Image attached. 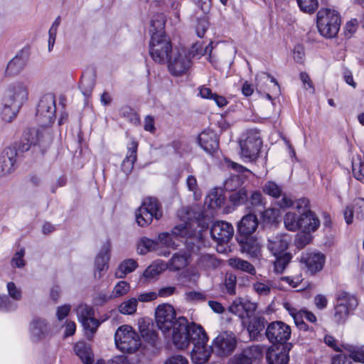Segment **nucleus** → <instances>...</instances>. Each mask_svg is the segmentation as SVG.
Returning a JSON list of instances; mask_svg holds the SVG:
<instances>
[{
    "label": "nucleus",
    "mask_w": 364,
    "mask_h": 364,
    "mask_svg": "<svg viewBox=\"0 0 364 364\" xmlns=\"http://www.w3.org/2000/svg\"><path fill=\"white\" fill-rule=\"evenodd\" d=\"M155 318L158 328L166 336H171L177 348H183L186 345V333L189 330L191 324L183 316L176 318V311L171 304L159 305L156 309Z\"/></svg>",
    "instance_id": "nucleus-1"
},
{
    "label": "nucleus",
    "mask_w": 364,
    "mask_h": 364,
    "mask_svg": "<svg viewBox=\"0 0 364 364\" xmlns=\"http://www.w3.org/2000/svg\"><path fill=\"white\" fill-rule=\"evenodd\" d=\"M187 343L182 348H186L191 343L193 348L191 352L192 361L196 364L205 363L212 351V346H208V336L203 327L196 323H191L189 330L186 333Z\"/></svg>",
    "instance_id": "nucleus-2"
},
{
    "label": "nucleus",
    "mask_w": 364,
    "mask_h": 364,
    "mask_svg": "<svg viewBox=\"0 0 364 364\" xmlns=\"http://www.w3.org/2000/svg\"><path fill=\"white\" fill-rule=\"evenodd\" d=\"M341 26L339 14L329 9H321L317 13V27L320 33L328 38L338 33Z\"/></svg>",
    "instance_id": "nucleus-3"
},
{
    "label": "nucleus",
    "mask_w": 364,
    "mask_h": 364,
    "mask_svg": "<svg viewBox=\"0 0 364 364\" xmlns=\"http://www.w3.org/2000/svg\"><path fill=\"white\" fill-rule=\"evenodd\" d=\"M23 88L19 85L9 90V95L2 102V107L0 111L1 119L7 123H11L15 119L23 105L22 93Z\"/></svg>",
    "instance_id": "nucleus-4"
},
{
    "label": "nucleus",
    "mask_w": 364,
    "mask_h": 364,
    "mask_svg": "<svg viewBox=\"0 0 364 364\" xmlns=\"http://www.w3.org/2000/svg\"><path fill=\"white\" fill-rule=\"evenodd\" d=\"M114 341L117 348L125 353H133L141 345L139 334L132 326L128 325H123L117 329Z\"/></svg>",
    "instance_id": "nucleus-5"
},
{
    "label": "nucleus",
    "mask_w": 364,
    "mask_h": 364,
    "mask_svg": "<svg viewBox=\"0 0 364 364\" xmlns=\"http://www.w3.org/2000/svg\"><path fill=\"white\" fill-rule=\"evenodd\" d=\"M22 146L21 142H14L3 149L0 155V178L11 174L18 168Z\"/></svg>",
    "instance_id": "nucleus-6"
},
{
    "label": "nucleus",
    "mask_w": 364,
    "mask_h": 364,
    "mask_svg": "<svg viewBox=\"0 0 364 364\" xmlns=\"http://www.w3.org/2000/svg\"><path fill=\"white\" fill-rule=\"evenodd\" d=\"M162 216L159 201L154 198H146L142 202L141 206L136 210L135 217L136 222L141 227L148 226L155 218L159 220Z\"/></svg>",
    "instance_id": "nucleus-7"
},
{
    "label": "nucleus",
    "mask_w": 364,
    "mask_h": 364,
    "mask_svg": "<svg viewBox=\"0 0 364 364\" xmlns=\"http://www.w3.org/2000/svg\"><path fill=\"white\" fill-rule=\"evenodd\" d=\"M174 50L170 40L166 36L152 35L149 43V54L158 63H164Z\"/></svg>",
    "instance_id": "nucleus-8"
},
{
    "label": "nucleus",
    "mask_w": 364,
    "mask_h": 364,
    "mask_svg": "<svg viewBox=\"0 0 364 364\" xmlns=\"http://www.w3.org/2000/svg\"><path fill=\"white\" fill-rule=\"evenodd\" d=\"M262 141L259 133L255 130L248 132L245 139L240 141V156L245 162L255 161L258 158Z\"/></svg>",
    "instance_id": "nucleus-9"
},
{
    "label": "nucleus",
    "mask_w": 364,
    "mask_h": 364,
    "mask_svg": "<svg viewBox=\"0 0 364 364\" xmlns=\"http://www.w3.org/2000/svg\"><path fill=\"white\" fill-rule=\"evenodd\" d=\"M56 106L55 96L51 93L43 95L37 106L36 117L42 127L52 124L55 119Z\"/></svg>",
    "instance_id": "nucleus-10"
},
{
    "label": "nucleus",
    "mask_w": 364,
    "mask_h": 364,
    "mask_svg": "<svg viewBox=\"0 0 364 364\" xmlns=\"http://www.w3.org/2000/svg\"><path fill=\"white\" fill-rule=\"evenodd\" d=\"M358 306L357 299L350 294L340 292L335 306L333 319L337 324H342L347 320L350 312Z\"/></svg>",
    "instance_id": "nucleus-11"
},
{
    "label": "nucleus",
    "mask_w": 364,
    "mask_h": 364,
    "mask_svg": "<svg viewBox=\"0 0 364 364\" xmlns=\"http://www.w3.org/2000/svg\"><path fill=\"white\" fill-rule=\"evenodd\" d=\"M237 345V339L232 332L220 333L213 341L212 351L218 356L225 357L232 353Z\"/></svg>",
    "instance_id": "nucleus-12"
},
{
    "label": "nucleus",
    "mask_w": 364,
    "mask_h": 364,
    "mask_svg": "<svg viewBox=\"0 0 364 364\" xmlns=\"http://www.w3.org/2000/svg\"><path fill=\"white\" fill-rule=\"evenodd\" d=\"M79 321L83 326L85 333L88 338H91L96 332L100 322L94 318V309L86 304H80L76 309Z\"/></svg>",
    "instance_id": "nucleus-13"
},
{
    "label": "nucleus",
    "mask_w": 364,
    "mask_h": 364,
    "mask_svg": "<svg viewBox=\"0 0 364 364\" xmlns=\"http://www.w3.org/2000/svg\"><path fill=\"white\" fill-rule=\"evenodd\" d=\"M165 63L168 64V69L173 76H181L186 74L191 68V60L185 53L174 50Z\"/></svg>",
    "instance_id": "nucleus-14"
},
{
    "label": "nucleus",
    "mask_w": 364,
    "mask_h": 364,
    "mask_svg": "<svg viewBox=\"0 0 364 364\" xmlns=\"http://www.w3.org/2000/svg\"><path fill=\"white\" fill-rule=\"evenodd\" d=\"M265 334L270 343L284 344L290 338L291 328L282 321H274L267 326Z\"/></svg>",
    "instance_id": "nucleus-15"
},
{
    "label": "nucleus",
    "mask_w": 364,
    "mask_h": 364,
    "mask_svg": "<svg viewBox=\"0 0 364 364\" xmlns=\"http://www.w3.org/2000/svg\"><path fill=\"white\" fill-rule=\"evenodd\" d=\"M51 141L50 133L44 128H29L24 134V150H28L32 146L50 144Z\"/></svg>",
    "instance_id": "nucleus-16"
},
{
    "label": "nucleus",
    "mask_w": 364,
    "mask_h": 364,
    "mask_svg": "<svg viewBox=\"0 0 364 364\" xmlns=\"http://www.w3.org/2000/svg\"><path fill=\"white\" fill-rule=\"evenodd\" d=\"M234 228L232 225L225 221L215 222L210 229L213 239L218 244L227 243L232 237Z\"/></svg>",
    "instance_id": "nucleus-17"
},
{
    "label": "nucleus",
    "mask_w": 364,
    "mask_h": 364,
    "mask_svg": "<svg viewBox=\"0 0 364 364\" xmlns=\"http://www.w3.org/2000/svg\"><path fill=\"white\" fill-rule=\"evenodd\" d=\"M263 191L274 198H279L282 196V200L277 203L281 208H289L293 205V201L283 193L282 188L275 182L267 181L263 186Z\"/></svg>",
    "instance_id": "nucleus-18"
},
{
    "label": "nucleus",
    "mask_w": 364,
    "mask_h": 364,
    "mask_svg": "<svg viewBox=\"0 0 364 364\" xmlns=\"http://www.w3.org/2000/svg\"><path fill=\"white\" fill-rule=\"evenodd\" d=\"M186 233L187 230L183 225L176 226L172 230L171 233H160L158 237L159 247L164 246L173 250L177 249L178 245L176 244L173 237H185Z\"/></svg>",
    "instance_id": "nucleus-19"
},
{
    "label": "nucleus",
    "mask_w": 364,
    "mask_h": 364,
    "mask_svg": "<svg viewBox=\"0 0 364 364\" xmlns=\"http://www.w3.org/2000/svg\"><path fill=\"white\" fill-rule=\"evenodd\" d=\"M290 242V237L287 234H277L268 237V250L274 255L285 253Z\"/></svg>",
    "instance_id": "nucleus-20"
},
{
    "label": "nucleus",
    "mask_w": 364,
    "mask_h": 364,
    "mask_svg": "<svg viewBox=\"0 0 364 364\" xmlns=\"http://www.w3.org/2000/svg\"><path fill=\"white\" fill-rule=\"evenodd\" d=\"M354 214L357 219H364V198H355L352 204L347 205L344 209L343 216L348 225L353 223Z\"/></svg>",
    "instance_id": "nucleus-21"
},
{
    "label": "nucleus",
    "mask_w": 364,
    "mask_h": 364,
    "mask_svg": "<svg viewBox=\"0 0 364 364\" xmlns=\"http://www.w3.org/2000/svg\"><path fill=\"white\" fill-rule=\"evenodd\" d=\"M240 245L241 250L250 257L258 258L261 255V245L259 241L250 235L242 236L237 238Z\"/></svg>",
    "instance_id": "nucleus-22"
},
{
    "label": "nucleus",
    "mask_w": 364,
    "mask_h": 364,
    "mask_svg": "<svg viewBox=\"0 0 364 364\" xmlns=\"http://www.w3.org/2000/svg\"><path fill=\"white\" fill-rule=\"evenodd\" d=\"M324 256L321 253L307 252L303 254L301 262L306 265L308 271L314 274L321 271L324 264Z\"/></svg>",
    "instance_id": "nucleus-23"
},
{
    "label": "nucleus",
    "mask_w": 364,
    "mask_h": 364,
    "mask_svg": "<svg viewBox=\"0 0 364 364\" xmlns=\"http://www.w3.org/2000/svg\"><path fill=\"white\" fill-rule=\"evenodd\" d=\"M137 250L141 255H146L149 252H156L158 255L164 257L170 255V251L159 247L158 240H153L147 237H143L140 240L137 246Z\"/></svg>",
    "instance_id": "nucleus-24"
},
{
    "label": "nucleus",
    "mask_w": 364,
    "mask_h": 364,
    "mask_svg": "<svg viewBox=\"0 0 364 364\" xmlns=\"http://www.w3.org/2000/svg\"><path fill=\"white\" fill-rule=\"evenodd\" d=\"M29 331L33 338L41 340L50 335V327L45 319L36 318L31 322Z\"/></svg>",
    "instance_id": "nucleus-25"
},
{
    "label": "nucleus",
    "mask_w": 364,
    "mask_h": 364,
    "mask_svg": "<svg viewBox=\"0 0 364 364\" xmlns=\"http://www.w3.org/2000/svg\"><path fill=\"white\" fill-rule=\"evenodd\" d=\"M261 355L259 347L252 346L236 354L231 360V364H252L253 360L257 359Z\"/></svg>",
    "instance_id": "nucleus-26"
},
{
    "label": "nucleus",
    "mask_w": 364,
    "mask_h": 364,
    "mask_svg": "<svg viewBox=\"0 0 364 364\" xmlns=\"http://www.w3.org/2000/svg\"><path fill=\"white\" fill-rule=\"evenodd\" d=\"M258 226L257 216L249 213L243 216L237 225V231L240 236H249L253 233Z\"/></svg>",
    "instance_id": "nucleus-27"
},
{
    "label": "nucleus",
    "mask_w": 364,
    "mask_h": 364,
    "mask_svg": "<svg viewBox=\"0 0 364 364\" xmlns=\"http://www.w3.org/2000/svg\"><path fill=\"white\" fill-rule=\"evenodd\" d=\"M198 142L201 148L211 154L218 147V139L216 134L210 130L204 131L198 136Z\"/></svg>",
    "instance_id": "nucleus-28"
},
{
    "label": "nucleus",
    "mask_w": 364,
    "mask_h": 364,
    "mask_svg": "<svg viewBox=\"0 0 364 364\" xmlns=\"http://www.w3.org/2000/svg\"><path fill=\"white\" fill-rule=\"evenodd\" d=\"M197 267L204 271H212L218 268L220 260L213 254L201 253L196 260Z\"/></svg>",
    "instance_id": "nucleus-29"
},
{
    "label": "nucleus",
    "mask_w": 364,
    "mask_h": 364,
    "mask_svg": "<svg viewBox=\"0 0 364 364\" xmlns=\"http://www.w3.org/2000/svg\"><path fill=\"white\" fill-rule=\"evenodd\" d=\"M320 226V220L312 211L301 215L300 229L309 232H315Z\"/></svg>",
    "instance_id": "nucleus-30"
},
{
    "label": "nucleus",
    "mask_w": 364,
    "mask_h": 364,
    "mask_svg": "<svg viewBox=\"0 0 364 364\" xmlns=\"http://www.w3.org/2000/svg\"><path fill=\"white\" fill-rule=\"evenodd\" d=\"M137 148L138 143L135 141H131L128 146L127 156L122 163V170L127 174L133 169L134 164L136 160Z\"/></svg>",
    "instance_id": "nucleus-31"
},
{
    "label": "nucleus",
    "mask_w": 364,
    "mask_h": 364,
    "mask_svg": "<svg viewBox=\"0 0 364 364\" xmlns=\"http://www.w3.org/2000/svg\"><path fill=\"white\" fill-rule=\"evenodd\" d=\"M190 262V254L187 252H178L169 260L168 267L171 271H178L186 267Z\"/></svg>",
    "instance_id": "nucleus-32"
},
{
    "label": "nucleus",
    "mask_w": 364,
    "mask_h": 364,
    "mask_svg": "<svg viewBox=\"0 0 364 364\" xmlns=\"http://www.w3.org/2000/svg\"><path fill=\"white\" fill-rule=\"evenodd\" d=\"M268 364H287L289 360L288 353L284 349H269L267 353Z\"/></svg>",
    "instance_id": "nucleus-33"
},
{
    "label": "nucleus",
    "mask_w": 364,
    "mask_h": 364,
    "mask_svg": "<svg viewBox=\"0 0 364 364\" xmlns=\"http://www.w3.org/2000/svg\"><path fill=\"white\" fill-rule=\"evenodd\" d=\"M265 201L261 192L257 191H250L249 193L248 200L246 208L250 211L261 210L264 208Z\"/></svg>",
    "instance_id": "nucleus-34"
},
{
    "label": "nucleus",
    "mask_w": 364,
    "mask_h": 364,
    "mask_svg": "<svg viewBox=\"0 0 364 364\" xmlns=\"http://www.w3.org/2000/svg\"><path fill=\"white\" fill-rule=\"evenodd\" d=\"M228 264L232 269L247 272L251 275H255L256 269L249 262L239 257H231L228 260Z\"/></svg>",
    "instance_id": "nucleus-35"
},
{
    "label": "nucleus",
    "mask_w": 364,
    "mask_h": 364,
    "mask_svg": "<svg viewBox=\"0 0 364 364\" xmlns=\"http://www.w3.org/2000/svg\"><path fill=\"white\" fill-rule=\"evenodd\" d=\"M109 244L106 243L102 247L95 259V268L99 272L98 277H101L100 272L107 268V262L109 259Z\"/></svg>",
    "instance_id": "nucleus-36"
},
{
    "label": "nucleus",
    "mask_w": 364,
    "mask_h": 364,
    "mask_svg": "<svg viewBox=\"0 0 364 364\" xmlns=\"http://www.w3.org/2000/svg\"><path fill=\"white\" fill-rule=\"evenodd\" d=\"M166 16L162 13L154 14L151 19L150 33L151 35H164Z\"/></svg>",
    "instance_id": "nucleus-37"
},
{
    "label": "nucleus",
    "mask_w": 364,
    "mask_h": 364,
    "mask_svg": "<svg viewBox=\"0 0 364 364\" xmlns=\"http://www.w3.org/2000/svg\"><path fill=\"white\" fill-rule=\"evenodd\" d=\"M21 50L8 63L5 74L6 76L14 77L23 70V58Z\"/></svg>",
    "instance_id": "nucleus-38"
},
{
    "label": "nucleus",
    "mask_w": 364,
    "mask_h": 364,
    "mask_svg": "<svg viewBox=\"0 0 364 364\" xmlns=\"http://www.w3.org/2000/svg\"><path fill=\"white\" fill-rule=\"evenodd\" d=\"M250 191L245 187L240 188L231 193L228 197L230 202L234 206L247 205Z\"/></svg>",
    "instance_id": "nucleus-39"
},
{
    "label": "nucleus",
    "mask_w": 364,
    "mask_h": 364,
    "mask_svg": "<svg viewBox=\"0 0 364 364\" xmlns=\"http://www.w3.org/2000/svg\"><path fill=\"white\" fill-rule=\"evenodd\" d=\"M95 85V76L92 72L85 73L82 75L80 87L85 96H90Z\"/></svg>",
    "instance_id": "nucleus-40"
},
{
    "label": "nucleus",
    "mask_w": 364,
    "mask_h": 364,
    "mask_svg": "<svg viewBox=\"0 0 364 364\" xmlns=\"http://www.w3.org/2000/svg\"><path fill=\"white\" fill-rule=\"evenodd\" d=\"M199 94L203 98L214 100L219 107H223L228 104L225 97L212 92L211 90L208 87H200L199 88Z\"/></svg>",
    "instance_id": "nucleus-41"
},
{
    "label": "nucleus",
    "mask_w": 364,
    "mask_h": 364,
    "mask_svg": "<svg viewBox=\"0 0 364 364\" xmlns=\"http://www.w3.org/2000/svg\"><path fill=\"white\" fill-rule=\"evenodd\" d=\"M273 288L272 281L269 279L257 280L252 283V289L259 296H268Z\"/></svg>",
    "instance_id": "nucleus-42"
},
{
    "label": "nucleus",
    "mask_w": 364,
    "mask_h": 364,
    "mask_svg": "<svg viewBox=\"0 0 364 364\" xmlns=\"http://www.w3.org/2000/svg\"><path fill=\"white\" fill-rule=\"evenodd\" d=\"M266 321L261 316H254L250 318L247 330L250 336H257L265 327Z\"/></svg>",
    "instance_id": "nucleus-43"
},
{
    "label": "nucleus",
    "mask_w": 364,
    "mask_h": 364,
    "mask_svg": "<svg viewBox=\"0 0 364 364\" xmlns=\"http://www.w3.org/2000/svg\"><path fill=\"white\" fill-rule=\"evenodd\" d=\"M301 215L298 216L293 212H288L284 216V224L287 230L295 232L300 229Z\"/></svg>",
    "instance_id": "nucleus-44"
},
{
    "label": "nucleus",
    "mask_w": 364,
    "mask_h": 364,
    "mask_svg": "<svg viewBox=\"0 0 364 364\" xmlns=\"http://www.w3.org/2000/svg\"><path fill=\"white\" fill-rule=\"evenodd\" d=\"M76 355L85 364H90L92 362V357L90 348L83 342H79L75 346Z\"/></svg>",
    "instance_id": "nucleus-45"
},
{
    "label": "nucleus",
    "mask_w": 364,
    "mask_h": 364,
    "mask_svg": "<svg viewBox=\"0 0 364 364\" xmlns=\"http://www.w3.org/2000/svg\"><path fill=\"white\" fill-rule=\"evenodd\" d=\"M352 169L353 176L364 183V159L360 155H357L352 159Z\"/></svg>",
    "instance_id": "nucleus-46"
},
{
    "label": "nucleus",
    "mask_w": 364,
    "mask_h": 364,
    "mask_svg": "<svg viewBox=\"0 0 364 364\" xmlns=\"http://www.w3.org/2000/svg\"><path fill=\"white\" fill-rule=\"evenodd\" d=\"M137 267V263L132 259H128L122 262L116 270L115 275L117 278H124L127 274L132 272Z\"/></svg>",
    "instance_id": "nucleus-47"
},
{
    "label": "nucleus",
    "mask_w": 364,
    "mask_h": 364,
    "mask_svg": "<svg viewBox=\"0 0 364 364\" xmlns=\"http://www.w3.org/2000/svg\"><path fill=\"white\" fill-rule=\"evenodd\" d=\"M274 256L276 258L274 262V272L277 274H282L291 260L292 255L289 252H285Z\"/></svg>",
    "instance_id": "nucleus-48"
},
{
    "label": "nucleus",
    "mask_w": 364,
    "mask_h": 364,
    "mask_svg": "<svg viewBox=\"0 0 364 364\" xmlns=\"http://www.w3.org/2000/svg\"><path fill=\"white\" fill-rule=\"evenodd\" d=\"M213 50L212 42H210L205 48L199 43H195L190 50V55H208V60L211 63H213L211 58V53Z\"/></svg>",
    "instance_id": "nucleus-49"
},
{
    "label": "nucleus",
    "mask_w": 364,
    "mask_h": 364,
    "mask_svg": "<svg viewBox=\"0 0 364 364\" xmlns=\"http://www.w3.org/2000/svg\"><path fill=\"white\" fill-rule=\"evenodd\" d=\"M138 300L136 298H130L118 306L119 311L124 315H132L136 311Z\"/></svg>",
    "instance_id": "nucleus-50"
},
{
    "label": "nucleus",
    "mask_w": 364,
    "mask_h": 364,
    "mask_svg": "<svg viewBox=\"0 0 364 364\" xmlns=\"http://www.w3.org/2000/svg\"><path fill=\"white\" fill-rule=\"evenodd\" d=\"M349 353V357L355 362L364 363V346L355 347L350 345L343 346Z\"/></svg>",
    "instance_id": "nucleus-51"
},
{
    "label": "nucleus",
    "mask_w": 364,
    "mask_h": 364,
    "mask_svg": "<svg viewBox=\"0 0 364 364\" xmlns=\"http://www.w3.org/2000/svg\"><path fill=\"white\" fill-rule=\"evenodd\" d=\"M311 232L302 230V231L296 234L294 244L297 248L302 249L311 242L313 237Z\"/></svg>",
    "instance_id": "nucleus-52"
},
{
    "label": "nucleus",
    "mask_w": 364,
    "mask_h": 364,
    "mask_svg": "<svg viewBox=\"0 0 364 364\" xmlns=\"http://www.w3.org/2000/svg\"><path fill=\"white\" fill-rule=\"evenodd\" d=\"M164 270H165L164 264L153 263L144 270L143 276L151 279L160 274Z\"/></svg>",
    "instance_id": "nucleus-53"
},
{
    "label": "nucleus",
    "mask_w": 364,
    "mask_h": 364,
    "mask_svg": "<svg viewBox=\"0 0 364 364\" xmlns=\"http://www.w3.org/2000/svg\"><path fill=\"white\" fill-rule=\"evenodd\" d=\"M300 9L308 14L316 11L318 6V0H296Z\"/></svg>",
    "instance_id": "nucleus-54"
},
{
    "label": "nucleus",
    "mask_w": 364,
    "mask_h": 364,
    "mask_svg": "<svg viewBox=\"0 0 364 364\" xmlns=\"http://www.w3.org/2000/svg\"><path fill=\"white\" fill-rule=\"evenodd\" d=\"M140 333L144 341L151 343L152 346L156 345L158 333L153 328L140 327Z\"/></svg>",
    "instance_id": "nucleus-55"
},
{
    "label": "nucleus",
    "mask_w": 364,
    "mask_h": 364,
    "mask_svg": "<svg viewBox=\"0 0 364 364\" xmlns=\"http://www.w3.org/2000/svg\"><path fill=\"white\" fill-rule=\"evenodd\" d=\"M130 289V285L125 281L119 282L112 291V297L117 298L127 294Z\"/></svg>",
    "instance_id": "nucleus-56"
},
{
    "label": "nucleus",
    "mask_w": 364,
    "mask_h": 364,
    "mask_svg": "<svg viewBox=\"0 0 364 364\" xmlns=\"http://www.w3.org/2000/svg\"><path fill=\"white\" fill-rule=\"evenodd\" d=\"M243 181L241 177L238 175H233L230 176L225 183V188L226 191L232 193L235 191L238 190L242 184Z\"/></svg>",
    "instance_id": "nucleus-57"
},
{
    "label": "nucleus",
    "mask_w": 364,
    "mask_h": 364,
    "mask_svg": "<svg viewBox=\"0 0 364 364\" xmlns=\"http://www.w3.org/2000/svg\"><path fill=\"white\" fill-rule=\"evenodd\" d=\"M228 310L239 318H244L245 314L242 308V298H237L234 300L232 304L229 306Z\"/></svg>",
    "instance_id": "nucleus-58"
},
{
    "label": "nucleus",
    "mask_w": 364,
    "mask_h": 364,
    "mask_svg": "<svg viewBox=\"0 0 364 364\" xmlns=\"http://www.w3.org/2000/svg\"><path fill=\"white\" fill-rule=\"evenodd\" d=\"M261 211V218L263 221L267 223H274L278 216L279 211L274 208H267Z\"/></svg>",
    "instance_id": "nucleus-59"
},
{
    "label": "nucleus",
    "mask_w": 364,
    "mask_h": 364,
    "mask_svg": "<svg viewBox=\"0 0 364 364\" xmlns=\"http://www.w3.org/2000/svg\"><path fill=\"white\" fill-rule=\"evenodd\" d=\"M186 185L190 191L193 193L194 198L198 200L200 198V194L198 193V187L197 180L195 176L190 175L186 178Z\"/></svg>",
    "instance_id": "nucleus-60"
},
{
    "label": "nucleus",
    "mask_w": 364,
    "mask_h": 364,
    "mask_svg": "<svg viewBox=\"0 0 364 364\" xmlns=\"http://www.w3.org/2000/svg\"><path fill=\"white\" fill-rule=\"evenodd\" d=\"M292 205H294L295 208L298 210L300 215L307 211H311L309 209V200L305 198H299L294 203L293 202Z\"/></svg>",
    "instance_id": "nucleus-61"
},
{
    "label": "nucleus",
    "mask_w": 364,
    "mask_h": 364,
    "mask_svg": "<svg viewBox=\"0 0 364 364\" xmlns=\"http://www.w3.org/2000/svg\"><path fill=\"white\" fill-rule=\"evenodd\" d=\"M158 297L157 292L156 291H149V292H143L138 295L136 300H138V302H150L155 299H156Z\"/></svg>",
    "instance_id": "nucleus-62"
},
{
    "label": "nucleus",
    "mask_w": 364,
    "mask_h": 364,
    "mask_svg": "<svg viewBox=\"0 0 364 364\" xmlns=\"http://www.w3.org/2000/svg\"><path fill=\"white\" fill-rule=\"evenodd\" d=\"M242 308L245 317H249L250 314H252L256 310L257 304L246 299H242Z\"/></svg>",
    "instance_id": "nucleus-63"
},
{
    "label": "nucleus",
    "mask_w": 364,
    "mask_h": 364,
    "mask_svg": "<svg viewBox=\"0 0 364 364\" xmlns=\"http://www.w3.org/2000/svg\"><path fill=\"white\" fill-rule=\"evenodd\" d=\"M164 364H188V360L183 355H174L168 358Z\"/></svg>",
    "instance_id": "nucleus-64"
}]
</instances>
